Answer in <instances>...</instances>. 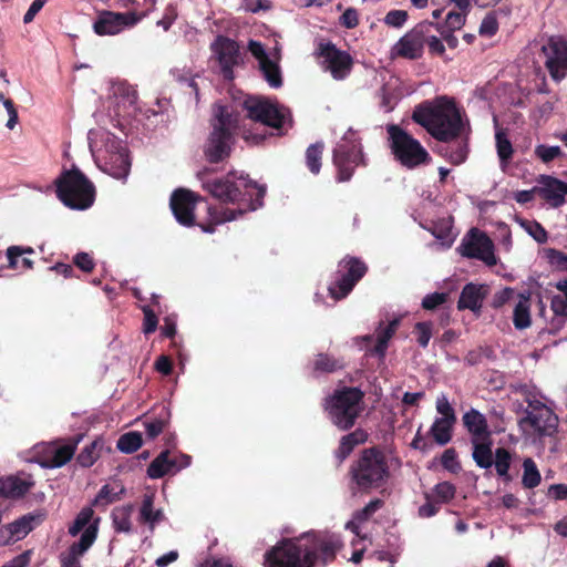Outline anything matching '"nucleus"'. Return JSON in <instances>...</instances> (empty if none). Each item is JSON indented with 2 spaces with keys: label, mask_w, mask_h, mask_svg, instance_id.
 Listing matches in <instances>:
<instances>
[{
  "label": "nucleus",
  "mask_w": 567,
  "mask_h": 567,
  "mask_svg": "<svg viewBox=\"0 0 567 567\" xmlns=\"http://www.w3.org/2000/svg\"><path fill=\"white\" fill-rule=\"evenodd\" d=\"M340 538L329 532L305 533L296 539L282 540L265 554V567H312L332 560L341 548Z\"/></svg>",
  "instance_id": "f257e3e1"
},
{
  "label": "nucleus",
  "mask_w": 567,
  "mask_h": 567,
  "mask_svg": "<svg viewBox=\"0 0 567 567\" xmlns=\"http://www.w3.org/2000/svg\"><path fill=\"white\" fill-rule=\"evenodd\" d=\"M413 120L422 125L434 138L450 141L462 130V115L452 99L441 96L433 102L417 107Z\"/></svg>",
  "instance_id": "f03ea898"
},
{
  "label": "nucleus",
  "mask_w": 567,
  "mask_h": 567,
  "mask_svg": "<svg viewBox=\"0 0 567 567\" xmlns=\"http://www.w3.org/2000/svg\"><path fill=\"white\" fill-rule=\"evenodd\" d=\"M89 144L97 166L110 176L125 181L131 169L126 144L103 127L89 132Z\"/></svg>",
  "instance_id": "7ed1b4c3"
},
{
  "label": "nucleus",
  "mask_w": 567,
  "mask_h": 567,
  "mask_svg": "<svg viewBox=\"0 0 567 567\" xmlns=\"http://www.w3.org/2000/svg\"><path fill=\"white\" fill-rule=\"evenodd\" d=\"M209 172L208 168H203L196 176L200 181L202 187L213 197L223 203H237L251 199L256 195V199L250 204L249 209L255 210L261 206L265 187L250 181L244 173H229L224 178L209 181L207 178Z\"/></svg>",
  "instance_id": "20e7f679"
},
{
  "label": "nucleus",
  "mask_w": 567,
  "mask_h": 567,
  "mask_svg": "<svg viewBox=\"0 0 567 567\" xmlns=\"http://www.w3.org/2000/svg\"><path fill=\"white\" fill-rule=\"evenodd\" d=\"M237 116L225 106L216 105L212 121L213 131L205 146V155L212 163H217L230 153V141L237 127Z\"/></svg>",
  "instance_id": "39448f33"
},
{
  "label": "nucleus",
  "mask_w": 567,
  "mask_h": 567,
  "mask_svg": "<svg viewBox=\"0 0 567 567\" xmlns=\"http://www.w3.org/2000/svg\"><path fill=\"white\" fill-rule=\"evenodd\" d=\"M56 193L61 202L72 209H86L93 202V184L78 169L65 171L56 179Z\"/></svg>",
  "instance_id": "423d86ee"
},
{
  "label": "nucleus",
  "mask_w": 567,
  "mask_h": 567,
  "mask_svg": "<svg viewBox=\"0 0 567 567\" xmlns=\"http://www.w3.org/2000/svg\"><path fill=\"white\" fill-rule=\"evenodd\" d=\"M386 131L394 158L402 166L413 169L430 163L429 152L408 132L398 125H388Z\"/></svg>",
  "instance_id": "0eeeda50"
},
{
  "label": "nucleus",
  "mask_w": 567,
  "mask_h": 567,
  "mask_svg": "<svg viewBox=\"0 0 567 567\" xmlns=\"http://www.w3.org/2000/svg\"><path fill=\"white\" fill-rule=\"evenodd\" d=\"M362 396L357 388L337 391L326 403L331 422L340 430L351 427L362 411Z\"/></svg>",
  "instance_id": "6e6552de"
},
{
  "label": "nucleus",
  "mask_w": 567,
  "mask_h": 567,
  "mask_svg": "<svg viewBox=\"0 0 567 567\" xmlns=\"http://www.w3.org/2000/svg\"><path fill=\"white\" fill-rule=\"evenodd\" d=\"M244 106L251 120L281 131L291 127L290 111L267 97L249 96Z\"/></svg>",
  "instance_id": "1a4fd4ad"
},
{
  "label": "nucleus",
  "mask_w": 567,
  "mask_h": 567,
  "mask_svg": "<svg viewBox=\"0 0 567 567\" xmlns=\"http://www.w3.org/2000/svg\"><path fill=\"white\" fill-rule=\"evenodd\" d=\"M526 401L528 410L519 422L523 432L538 437L554 435L558 427V417L554 411L534 396H526Z\"/></svg>",
  "instance_id": "9d476101"
},
{
  "label": "nucleus",
  "mask_w": 567,
  "mask_h": 567,
  "mask_svg": "<svg viewBox=\"0 0 567 567\" xmlns=\"http://www.w3.org/2000/svg\"><path fill=\"white\" fill-rule=\"evenodd\" d=\"M388 475L383 455L375 450L364 451L352 468V478L360 489L379 487Z\"/></svg>",
  "instance_id": "9b49d317"
},
{
  "label": "nucleus",
  "mask_w": 567,
  "mask_h": 567,
  "mask_svg": "<svg viewBox=\"0 0 567 567\" xmlns=\"http://www.w3.org/2000/svg\"><path fill=\"white\" fill-rule=\"evenodd\" d=\"M248 50L257 60L259 70L261 71L267 83L271 87H280L282 84L281 71L279 66L281 49L278 43H276L272 49L267 50L262 43L250 40L248 42Z\"/></svg>",
  "instance_id": "f8f14e48"
},
{
  "label": "nucleus",
  "mask_w": 567,
  "mask_h": 567,
  "mask_svg": "<svg viewBox=\"0 0 567 567\" xmlns=\"http://www.w3.org/2000/svg\"><path fill=\"white\" fill-rule=\"evenodd\" d=\"M362 154L355 133L349 130L333 152V161L338 167L340 182L349 181L355 166L361 164Z\"/></svg>",
  "instance_id": "ddd939ff"
},
{
  "label": "nucleus",
  "mask_w": 567,
  "mask_h": 567,
  "mask_svg": "<svg viewBox=\"0 0 567 567\" xmlns=\"http://www.w3.org/2000/svg\"><path fill=\"white\" fill-rule=\"evenodd\" d=\"M318 55L322 70L332 79L341 81L350 74L353 59L348 52L339 50L332 43H320Z\"/></svg>",
  "instance_id": "4468645a"
},
{
  "label": "nucleus",
  "mask_w": 567,
  "mask_h": 567,
  "mask_svg": "<svg viewBox=\"0 0 567 567\" xmlns=\"http://www.w3.org/2000/svg\"><path fill=\"white\" fill-rule=\"evenodd\" d=\"M135 101V92L125 82H110L105 103L109 112L107 115L111 121H116L115 125H121L118 118L128 113Z\"/></svg>",
  "instance_id": "2eb2a0df"
},
{
  "label": "nucleus",
  "mask_w": 567,
  "mask_h": 567,
  "mask_svg": "<svg viewBox=\"0 0 567 567\" xmlns=\"http://www.w3.org/2000/svg\"><path fill=\"white\" fill-rule=\"evenodd\" d=\"M545 66L555 81H561L567 75V39L550 37L542 47Z\"/></svg>",
  "instance_id": "dca6fc26"
},
{
  "label": "nucleus",
  "mask_w": 567,
  "mask_h": 567,
  "mask_svg": "<svg viewBox=\"0 0 567 567\" xmlns=\"http://www.w3.org/2000/svg\"><path fill=\"white\" fill-rule=\"evenodd\" d=\"M367 267L358 259H344L339 265L340 278L329 287V292L336 300L344 298L354 285L364 276Z\"/></svg>",
  "instance_id": "f3484780"
},
{
  "label": "nucleus",
  "mask_w": 567,
  "mask_h": 567,
  "mask_svg": "<svg viewBox=\"0 0 567 567\" xmlns=\"http://www.w3.org/2000/svg\"><path fill=\"white\" fill-rule=\"evenodd\" d=\"M462 255L480 259L487 266H495L497 258L494 254V244L489 237L478 229H471L462 243Z\"/></svg>",
  "instance_id": "a211bd4d"
},
{
  "label": "nucleus",
  "mask_w": 567,
  "mask_h": 567,
  "mask_svg": "<svg viewBox=\"0 0 567 567\" xmlns=\"http://www.w3.org/2000/svg\"><path fill=\"white\" fill-rule=\"evenodd\" d=\"M82 435L63 443H48L40 447L39 461L41 466L55 468L65 465L74 455L78 444L81 442Z\"/></svg>",
  "instance_id": "6ab92c4d"
},
{
  "label": "nucleus",
  "mask_w": 567,
  "mask_h": 567,
  "mask_svg": "<svg viewBox=\"0 0 567 567\" xmlns=\"http://www.w3.org/2000/svg\"><path fill=\"white\" fill-rule=\"evenodd\" d=\"M138 18L132 12H101L93 23V30L97 35H115L126 28L135 25Z\"/></svg>",
  "instance_id": "aec40b11"
},
{
  "label": "nucleus",
  "mask_w": 567,
  "mask_h": 567,
  "mask_svg": "<svg viewBox=\"0 0 567 567\" xmlns=\"http://www.w3.org/2000/svg\"><path fill=\"white\" fill-rule=\"evenodd\" d=\"M198 200H202L194 192L177 189L172 194L171 208L177 221L184 226L194 225V208Z\"/></svg>",
  "instance_id": "412c9836"
},
{
  "label": "nucleus",
  "mask_w": 567,
  "mask_h": 567,
  "mask_svg": "<svg viewBox=\"0 0 567 567\" xmlns=\"http://www.w3.org/2000/svg\"><path fill=\"white\" fill-rule=\"evenodd\" d=\"M238 45L235 41L219 37L212 44V50L217 56L225 79H233V68L238 63Z\"/></svg>",
  "instance_id": "4be33fe9"
},
{
  "label": "nucleus",
  "mask_w": 567,
  "mask_h": 567,
  "mask_svg": "<svg viewBox=\"0 0 567 567\" xmlns=\"http://www.w3.org/2000/svg\"><path fill=\"white\" fill-rule=\"evenodd\" d=\"M100 518L94 517V511L91 507H84L76 515L74 522L69 526L68 533L72 537L81 533L80 539L75 543H81L85 536L93 535L92 545L95 543L99 532Z\"/></svg>",
  "instance_id": "5701e85b"
},
{
  "label": "nucleus",
  "mask_w": 567,
  "mask_h": 567,
  "mask_svg": "<svg viewBox=\"0 0 567 567\" xmlns=\"http://www.w3.org/2000/svg\"><path fill=\"white\" fill-rule=\"evenodd\" d=\"M538 183V194L553 207H559L564 204L565 195H567V183L547 175H542Z\"/></svg>",
  "instance_id": "b1692460"
},
{
  "label": "nucleus",
  "mask_w": 567,
  "mask_h": 567,
  "mask_svg": "<svg viewBox=\"0 0 567 567\" xmlns=\"http://www.w3.org/2000/svg\"><path fill=\"white\" fill-rule=\"evenodd\" d=\"M40 520V516L25 515L0 528V544H9L24 538Z\"/></svg>",
  "instance_id": "393cba45"
},
{
  "label": "nucleus",
  "mask_w": 567,
  "mask_h": 567,
  "mask_svg": "<svg viewBox=\"0 0 567 567\" xmlns=\"http://www.w3.org/2000/svg\"><path fill=\"white\" fill-rule=\"evenodd\" d=\"M34 485L30 475H10L0 478V496L19 498L28 493Z\"/></svg>",
  "instance_id": "a878e982"
},
{
  "label": "nucleus",
  "mask_w": 567,
  "mask_h": 567,
  "mask_svg": "<svg viewBox=\"0 0 567 567\" xmlns=\"http://www.w3.org/2000/svg\"><path fill=\"white\" fill-rule=\"evenodd\" d=\"M487 292L488 287L486 285L467 284L461 292L457 302L458 309L478 311Z\"/></svg>",
  "instance_id": "bb28decb"
},
{
  "label": "nucleus",
  "mask_w": 567,
  "mask_h": 567,
  "mask_svg": "<svg viewBox=\"0 0 567 567\" xmlns=\"http://www.w3.org/2000/svg\"><path fill=\"white\" fill-rule=\"evenodd\" d=\"M464 426L471 434V442L488 440L491 432L488 430L486 417L475 409H471L463 415Z\"/></svg>",
  "instance_id": "cd10ccee"
},
{
  "label": "nucleus",
  "mask_w": 567,
  "mask_h": 567,
  "mask_svg": "<svg viewBox=\"0 0 567 567\" xmlns=\"http://www.w3.org/2000/svg\"><path fill=\"white\" fill-rule=\"evenodd\" d=\"M422 51L423 41L421 33L417 31L410 32L402 37L393 48L395 55L406 59H416L421 56Z\"/></svg>",
  "instance_id": "c85d7f7f"
},
{
  "label": "nucleus",
  "mask_w": 567,
  "mask_h": 567,
  "mask_svg": "<svg viewBox=\"0 0 567 567\" xmlns=\"http://www.w3.org/2000/svg\"><path fill=\"white\" fill-rule=\"evenodd\" d=\"M93 535H87L81 543H72L59 556L61 567H81V558L92 547Z\"/></svg>",
  "instance_id": "c756f323"
},
{
  "label": "nucleus",
  "mask_w": 567,
  "mask_h": 567,
  "mask_svg": "<svg viewBox=\"0 0 567 567\" xmlns=\"http://www.w3.org/2000/svg\"><path fill=\"white\" fill-rule=\"evenodd\" d=\"M513 323L518 330L530 327V292L526 291L517 295L513 311Z\"/></svg>",
  "instance_id": "7c9ffc66"
},
{
  "label": "nucleus",
  "mask_w": 567,
  "mask_h": 567,
  "mask_svg": "<svg viewBox=\"0 0 567 567\" xmlns=\"http://www.w3.org/2000/svg\"><path fill=\"white\" fill-rule=\"evenodd\" d=\"M164 519L165 515L163 511L154 508V494L144 495L142 506L140 508V520L150 525L151 528H154L156 524H159Z\"/></svg>",
  "instance_id": "2f4dec72"
},
{
  "label": "nucleus",
  "mask_w": 567,
  "mask_h": 567,
  "mask_svg": "<svg viewBox=\"0 0 567 567\" xmlns=\"http://www.w3.org/2000/svg\"><path fill=\"white\" fill-rule=\"evenodd\" d=\"M473 445V460L476 465L481 468H489L493 466L494 456L492 452V442L491 437L488 440H480L477 442H472Z\"/></svg>",
  "instance_id": "473e14b6"
},
{
  "label": "nucleus",
  "mask_w": 567,
  "mask_h": 567,
  "mask_svg": "<svg viewBox=\"0 0 567 567\" xmlns=\"http://www.w3.org/2000/svg\"><path fill=\"white\" fill-rule=\"evenodd\" d=\"M399 319L391 320L388 324L382 326L380 324L378 331H377V343L373 348V353L383 358L388 348V342L391 340V338L394 336L398 327H399Z\"/></svg>",
  "instance_id": "72a5a7b5"
},
{
  "label": "nucleus",
  "mask_w": 567,
  "mask_h": 567,
  "mask_svg": "<svg viewBox=\"0 0 567 567\" xmlns=\"http://www.w3.org/2000/svg\"><path fill=\"white\" fill-rule=\"evenodd\" d=\"M456 421L445 417H436L430 429V433L439 445H445L452 440V430Z\"/></svg>",
  "instance_id": "f704fd0d"
},
{
  "label": "nucleus",
  "mask_w": 567,
  "mask_h": 567,
  "mask_svg": "<svg viewBox=\"0 0 567 567\" xmlns=\"http://www.w3.org/2000/svg\"><path fill=\"white\" fill-rule=\"evenodd\" d=\"M367 439L368 435L362 430H355L354 432L343 436L337 451V456L343 461L350 455L357 445L364 443Z\"/></svg>",
  "instance_id": "c9c22d12"
},
{
  "label": "nucleus",
  "mask_w": 567,
  "mask_h": 567,
  "mask_svg": "<svg viewBox=\"0 0 567 567\" xmlns=\"http://www.w3.org/2000/svg\"><path fill=\"white\" fill-rule=\"evenodd\" d=\"M24 254H33L32 248H22L20 246H10L7 249V258L9 268L11 269H30L32 268V260L29 258H21Z\"/></svg>",
  "instance_id": "e433bc0d"
},
{
  "label": "nucleus",
  "mask_w": 567,
  "mask_h": 567,
  "mask_svg": "<svg viewBox=\"0 0 567 567\" xmlns=\"http://www.w3.org/2000/svg\"><path fill=\"white\" fill-rule=\"evenodd\" d=\"M168 455L169 453L164 451L152 461L147 468V474L151 478H159L174 470L175 462L171 461Z\"/></svg>",
  "instance_id": "4c0bfd02"
},
{
  "label": "nucleus",
  "mask_w": 567,
  "mask_h": 567,
  "mask_svg": "<svg viewBox=\"0 0 567 567\" xmlns=\"http://www.w3.org/2000/svg\"><path fill=\"white\" fill-rule=\"evenodd\" d=\"M495 142H496V151L497 156L499 158L501 165L505 167L509 159L513 156L514 150L512 143L507 136V133L503 128H496L495 132Z\"/></svg>",
  "instance_id": "58836bf2"
},
{
  "label": "nucleus",
  "mask_w": 567,
  "mask_h": 567,
  "mask_svg": "<svg viewBox=\"0 0 567 567\" xmlns=\"http://www.w3.org/2000/svg\"><path fill=\"white\" fill-rule=\"evenodd\" d=\"M104 447V442L101 439H96L91 442L89 445L83 447V450L78 455V462L81 466L90 467L92 466L96 460L100 457L101 451Z\"/></svg>",
  "instance_id": "ea45409f"
},
{
  "label": "nucleus",
  "mask_w": 567,
  "mask_h": 567,
  "mask_svg": "<svg viewBox=\"0 0 567 567\" xmlns=\"http://www.w3.org/2000/svg\"><path fill=\"white\" fill-rule=\"evenodd\" d=\"M132 506L117 507L112 513L113 525L118 533H130L132 529Z\"/></svg>",
  "instance_id": "a19ab883"
},
{
  "label": "nucleus",
  "mask_w": 567,
  "mask_h": 567,
  "mask_svg": "<svg viewBox=\"0 0 567 567\" xmlns=\"http://www.w3.org/2000/svg\"><path fill=\"white\" fill-rule=\"evenodd\" d=\"M381 506V501H371L362 511L358 512L353 519L346 524V528L360 536V525Z\"/></svg>",
  "instance_id": "79ce46f5"
},
{
  "label": "nucleus",
  "mask_w": 567,
  "mask_h": 567,
  "mask_svg": "<svg viewBox=\"0 0 567 567\" xmlns=\"http://www.w3.org/2000/svg\"><path fill=\"white\" fill-rule=\"evenodd\" d=\"M542 476L536 463L532 458H525L523 462L522 484L525 488H535L540 484Z\"/></svg>",
  "instance_id": "37998d69"
},
{
  "label": "nucleus",
  "mask_w": 567,
  "mask_h": 567,
  "mask_svg": "<svg viewBox=\"0 0 567 567\" xmlns=\"http://www.w3.org/2000/svg\"><path fill=\"white\" fill-rule=\"evenodd\" d=\"M515 221L538 244L547 241L548 235L545 228L536 220H528L520 217H516Z\"/></svg>",
  "instance_id": "c03bdc74"
},
{
  "label": "nucleus",
  "mask_w": 567,
  "mask_h": 567,
  "mask_svg": "<svg viewBox=\"0 0 567 567\" xmlns=\"http://www.w3.org/2000/svg\"><path fill=\"white\" fill-rule=\"evenodd\" d=\"M142 445V435L138 432L123 434L117 441V449L124 453H133Z\"/></svg>",
  "instance_id": "a18cd8bd"
},
{
  "label": "nucleus",
  "mask_w": 567,
  "mask_h": 567,
  "mask_svg": "<svg viewBox=\"0 0 567 567\" xmlns=\"http://www.w3.org/2000/svg\"><path fill=\"white\" fill-rule=\"evenodd\" d=\"M323 144L316 143L310 145L306 152V161L307 166L311 173L318 174L321 167V155H322Z\"/></svg>",
  "instance_id": "49530a36"
},
{
  "label": "nucleus",
  "mask_w": 567,
  "mask_h": 567,
  "mask_svg": "<svg viewBox=\"0 0 567 567\" xmlns=\"http://www.w3.org/2000/svg\"><path fill=\"white\" fill-rule=\"evenodd\" d=\"M244 213L243 209H217L208 207V215L210 224L218 225L226 221L235 220L239 215Z\"/></svg>",
  "instance_id": "de8ad7c7"
},
{
  "label": "nucleus",
  "mask_w": 567,
  "mask_h": 567,
  "mask_svg": "<svg viewBox=\"0 0 567 567\" xmlns=\"http://www.w3.org/2000/svg\"><path fill=\"white\" fill-rule=\"evenodd\" d=\"M511 461L512 456L507 450L499 447L495 451L493 464L495 465L497 474L499 476L506 477L507 480L509 478L508 471L511 467Z\"/></svg>",
  "instance_id": "09e8293b"
},
{
  "label": "nucleus",
  "mask_w": 567,
  "mask_h": 567,
  "mask_svg": "<svg viewBox=\"0 0 567 567\" xmlns=\"http://www.w3.org/2000/svg\"><path fill=\"white\" fill-rule=\"evenodd\" d=\"M441 152L442 155H444L454 165L464 163L467 157V147L465 144L461 143H458L454 148L446 147Z\"/></svg>",
  "instance_id": "8fccbe9b"
},
{
  "label": "nucleus",
  "mask_w": 567,
  "mask_h": 567,
  "mask_svg": "<svg viewBox=\"0 0 567 567\" xmlns=\"http://www.w3.org/2000/svg\"><path fill=\"white\" fill-rule=\"evenodd\" d=\"M455 495V487L449 482H442L435 485L433 497L437 503H447Z\"/></svg>",
  "instance_id": "3c124183"
},
{
  "label": "nucleus",
  "mask_w": 567,
  "mask_h": 567,
  "mask_svg": "<svg viewBox=\"0 0 567 567\" xmlns=\"http://www.w3.org/2000/svg\"><path fill=\"white\" fill-rule=\"evenodd\" d=\"M466 18V11L461 10L460 12H449L445 18V23L442 30L447 32H453L460 30L464 23Z\"/></svg>",
  "instance_id": "603ef678"
},
{
  "label": "nucleus",
  "mask_w": 567,
  "mask_h": 567,
  "mask_svg": "<svg viewBox=\"0 0 567 567\" xmlns=\"http://www.w3.org/2000/svg\"><path fill=\"white\" fill-rule=\"evenodd\" d=\"M435 406H436L437 413L440 414L439 417H445L450 421H456L455 412H454L451 403L449 402L447 396L444 393H441L436 398Z\"/></svg>",
  "instance_id": "864d4df0"
},
{
  "label": "nucleus",
  "mask_w": 567,
  "mask_h": 567,
  "mask_svg": "<svg viewBox=\"0 0 567 567\" xmlns=\"http://www.w3.org/2000/svg\"><path fill=\"white\" fill-rule=\"evenodd\" d=\"M441 463L445 470L452 473H457L461 470L457 454L454 449H447L443 452Z\"/></svg>",
  "instance_id": "5fc2aeb1"
},
{
  "label": "nucleus",
  "mask_w": 567,
  "mask_h": 567,
  "mask_svg": "<svg viewBox=\"0 0 567 567\" xmlns=\"http://www.w3.org/2000/svg\"><path fill=\"white\" fill-rule=\"evenodd\" d=\"M535 153L543 162L548 163L560 156L561 150L559 146L538 145L535 148Z\"/></svg>",
  "instance_id": "6e6d98bb"
},
{
  "label": "nucleus",
  "mask_w": 567,
  "mask_h": 567,
  "mask_svg": "<svg viewBox=\"0 0 567 567\" xmlns=\"http://www.w3.org/2000/svg\"><path fill=\"white\" fill-rule=\"evenodd\" d=\"M417 342L421 347H427L432 338V324L430 322H419L415 324Z\"/></svg>",
  "instance_id": "4d7b16f0"
},
{
  "label": "nucleus",
  "mask_w": 567,
  "mask_h": 567,
  "mask_svg": "<svg viewBox=\"0 0 567 567\" xmlns=\"http://www.w3.org/2000/svg\"><path fill=\"white\" fill-rule=\"evenodd\" d=\"M548 261L560 270H567V255L549 248L545 250Z\"/></svg>",
  "instance_id": "13d9d810"
},
{
  "label": "nucleus",
  "mask_w": 567,
  "mask_h": 567,
  "mask_svg": "<svg viewBox=\"0 0 567 567\" xmlns=\"http://www.w3.org/2000/svg\"><path fill=\"white\" fill-rule=\"evenodd\" d=\"M498 29L496 17L493 13L487 14L480 27V34L484 37H493Z\"/></svg>",
  "instance_id": "bf43d9fd"
},
{
  "label": "nucleus",
  "mask_w": 567,
  "mask_h": 567,
  "mask_svg": "<svg viewBox=\"0 0 567 567\" xmlns=\"http://www.w3.org/2000/svg\"><path fill=\"white\" fill-rule=\"evenodd\" d=\"M143 312H144V323H143V331L148 334V333H152L156 330L157 328V323H158V320H157V317L156 315L153 312V310L147 307V306H144L142 308Z\"/></svg>",
  "instance_id": "052dcab7"
},
{
  "label": "nucleus",
  "mask_w": 567,
  "mask_h": 567,
  "mask_svg": "<svg viewBox=\"0 0 567 567\" xmlns=\"http://www.w3.org/2000/svg\"><path fill=\"white\" fill-rule=\"evenodd\" d=\"M406 19H408L406 11H403V10H392V11L386 13V16L384 18V22L388 25L400 28V27H402L405 23Z\"/></svg>",
  "instance_id": "680f3d73"
},
{
  "label": "nucleus",
  "mask_w": 567,
  "mask_h": 567,
  "mask_svg": "<svg viewBox=\"0 0 567 567\" xmlns=\"http://www.w3.org/2000/svg\"><path fill=\"white\" fill-rule=\"evenodd\" d=\"M551 310L560 322L563 318L567 317V298L561 296L553 297Z\"/></svg>",
  "instance_id": "e2e57ef3"
},
{
  "label": "nucleus",
  "mask_w": 567,
  "mask_h": 567,
  "mask_svg": "<svg viewBox=\"0 0 567 567\" xmlns=\"http://www.w3.org/2000/svg\"><path fill=\"white\" fill-rule=\"evenodd\" d=\"M514 297V289L506 287L499 291H497L493 296L492 306L494 308H501L505 303H507Z\"/></svg>",
  "instance_id": "0e129e2a"
},
{
  "label": "nucleus",
  "mask_w": 567,
  "mask_h": 567,
  "mask_svg": "<svg viewBox=\"0 0 567 567\" xmlns=\"http://www.w3.org/2000/svg\"><path fill=\"white\" fill-rule=\"evenodd\" d=\"M445 300H446L445 293L434 292V293L427 295L423 298L422 307L426 310H432V309L436 308L437 306L444 303Z\"/></svg>",
  "instance_id": "69168bd1"
},
{
  "label": "nucleus",
  "mask_w": 567,
  "mask_h": 567,
  "mask_svg": "<svg viewBox=\"0 0 567 567\" xmlns=\"http://www.w3.org/2000/svg\"><path fill=\"white\" fill-rule=\"evenodd\" d=\"M358 22V12L353 8L347 9L340 17V23L348 29L357 27Z\"/></svg>",
  "instance_id": "338daca9"
},
{
  "label": "nucleus",
  "mask_w": 567,
  "mask_h": 567,
  "mask_svg": "<svg viewBox=\"0 0 567 567\" xmlns=\"http://www.w3.org/2000/svg\"><path fill=\"white\" fill-rule=\"evenodd\" d=\"M166 426V421L164 420H154L145 423V429L148 437H156Z\"/></svg>",
  "instance_id": "774afa93"
}]
</instances>
